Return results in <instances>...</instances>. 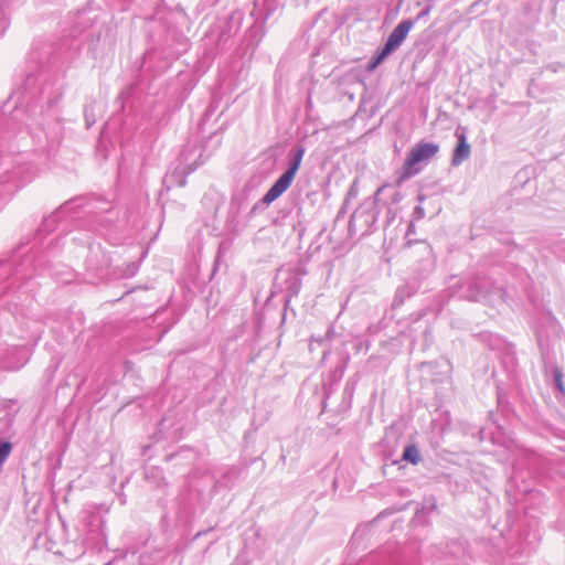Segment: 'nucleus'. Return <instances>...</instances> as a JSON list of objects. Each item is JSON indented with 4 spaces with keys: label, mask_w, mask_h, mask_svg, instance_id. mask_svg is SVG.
I'll use <instances>...</instances> for the list:
<instances>
[{
    "label": "nucleus",
    "mask_w": 565,
    "mask_h": 565,
    "mask_svg": "<svg viewBox=\"0 0 565 565\" xmlns=\"http://www.w3.org/2000/svg\"><path fill=\"white\" fill-rule=\"evenodd\" d=\"M439 151V147L431 142H418L408 153L407 159L403 166V179H408L412 175L419 172V168L416 166L424 161L435 157Z\"/></svg>",
    "instance_id": "1"
},
{
    "label": "nucleus",
    "mask_w": 565,
    "mask_h": 565,
    "mask_svg": "<svg viewBox=\"0 0 565 565\" xmlns=\"http://www.w3.org/2000/svg\"><path fill=\"white\" fill-rule=\"evenodd\" d=\"M555 380H556V386H557V388H558L561 392L565 393L564 385H563V381H562V374H561V371H559V370H557V371H556Z\"/></svg>",
    "instance_id": "8"
},
{
    "label": "nucleus",
    "mask_w": 565,
    "mask_h": 565,
    "mask_svg": "<svg viewBox=\"0 0 565 565\" xmlns=\"http://www.w3.org/2000/svg\"><path fill=\"white\" fill-rule=\"evenodd\" d=\"M412 28L413 22L411 20L402 21L392 31L383 49L391 54L403 43Z\"/></svg>",
    "instance_id": "2"
},
{
    "label": "nucleus",
    "mask_w": 565,
    "mask_h": 565,
    "mask_svg": "<svg viewBox=\"0 0 565 565\" xmlns=\"http://www.w3.org/2000/svg\"><path fill=\"white\" fill-rule=\"evenodd\" d=\"M303 153H305V150L303 149H299L297 151V154L294 159V162L291 163L290 168L286 171L288 172L290 175H292L295 178L297 171L299 170L300 168V164H301V160H302V157H303Z\"/></svg>",
    "instance_id": "6"
},
{
    "label": "nucleus",
    "mask_w": 565,
    "mask_h": 565,
    "mask_svg": "<svg viewBox=\"0 0 565 565\" xmlns=\"http://www.w3.org/2000/svg\"><path fill=\"white\" fill-rule=\"evenodd\" d=\"M294 177L288 172L282 173L263 198V202L270 204L277 200L291 184Z\"/></svg>",
    "instance_id": "3"
},
{
    "label": "nucleus",
    "mask_w": 565,
    "mask_h": 565,
    "mask_svg": "<svg viewBox=\"0 0 565 565\" xmlns=\"http://www.w3.org/2000/svg\"><path fill=\"white\" fill-rule=\"evenodd\" d=\"M402 458L413 465H417L420 461L419 451L415 445H408L404 449Z\"/></svg>",
    "instance_id": "5"
},
{
    "label": "nucleus",
    "mask_w": 565,
    "mask_h": 565,
    "mask_svg": "<svg viewBox=\"0 0 565 565\" xmlns=\"http://www.w3.org/2000/svg\"><path fill=\"white\" fill-rule=\"evenodd\" d=\"M456 137L458 139V143L454 149L451 163L452 166H460L465 160H467L471 153V146L469 145L465 132L456 131Z\"/></svg>",
    "instance_id": "4"
},
{
    "label": "nucleus",
    "mask_w": 565,
    "mask_h": 565,
    "mask_svg": "<svg viewBox=\"0 0 565 565\" xmlns=\"http://www.w3.org/2000/svg\"><path fill=\"white\" fill-rule=\"evenodd\" d=\"M388 55L390 53L382 49V51L371 60L367 66L369 71L375 70Z\"/></svg>",
    "instance_id": "7"
}]
</instances>
